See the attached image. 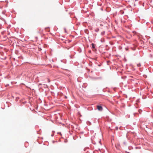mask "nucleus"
<instances>
[{"instance_id":"nucleus-1","label":"nucleus","mask_w":153,"mask_h":153,"mask_svg":"<svg viewBox=\"0 0 153 153\" xmlns=\"http://www.w3.org/2000/svg\"><path fill=\"white\" fill-rule=\"evenodd\" d=\"M97 108L99 111H102L103 109L102 107L100 105L97 106Z\"/></svg>"},{"instance_id":"nucleus-2","label":"nucleus","mask_w":153,"mask_h":153,"mask_svg":"<svg viewBox=\"0 0 153 153\" xmlns=\"http://www.w3.org/2000/svg\"><path fill=\"white\" fill-rule=\"evenodd\" d=\"M87 124L88 125H90L91 124V123L89 121L87 122Z\"/></svg>"},{"instance_id":"nucleus-3","label":"nucleus","mask_w":153,"mask_h":153,"mask_svg":"<svg viewBox=\"0 0 153 153\" xmlns=\"http://www.w3.org/2000/svg\"><path fill=\"white\" fill-rule=\"evenodd\" d=\"M91 45H92V48H94V49L95 48V45H94L93 43H92L91 44Z\"/></svg>"},{"instance_id":"nucleus-4","label":"nucleus","mask_w":153,"mask_h":153,"mask_svg":"<svg viewBox=\"0 0 153 153\" xmlns=\"http://www.w3.org/2000/svg\"><path fill=\"white\" fill-rule=\"evenodd\" d=\"M137 66L138 67H140L141 66V64L140 63H139L137 64Z\"/></svg>"},{"instance_id":"nucleus-5","label":"nucleus","mask_w":153,"mask_h":153,"mask_svg":"<svg viewBox=\"0 0 153 153\" xmlns=\"http://www.w3.org/2000/svg\"><path fill=\"white\" fill-rule=\"evenodd\" d=\"M88 52L89 53H91V51L90 50L88 51Z\"/></svg>"},{"instance_id":"nucleus-6","label":"nucleus","mask_w":153,"mask_h":153,"mask_svg":"<svg viewBox=\"0 0 153 153\" xmlns=\"http://www.w3.org/2000/svg\"><path fill=\"white\" fill-rule=\"evenodd\" d=\"M48 82H50V81H49V79H48Z\"/></svg>"}]
</instances>
